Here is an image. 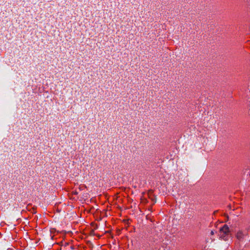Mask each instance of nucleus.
I'll return each instance as SVG.
<instances>
[{"instance_id":"obj_4","label":"nucleus","mask_w":250,"mask_h":250,"mask_svg":"<svg viewBox=\"0 0 250 250\" xmlns=\"http://www.w3.org/2000/svg\"><path fill=\"white\" fill-rule=\"evenodd\" d=\"M214 232L213 230H211L210 232V234L211 235H214Z\"/></svg>"},{"instance_id":"obj_6","label":"nucleus","mask_w":250,"mask_h":250,"mask_svg":"<svg viewBox=\"0 0 250 250\" xmlns=\"http://www.w3.org/2000/svg\"><path fill=\"white\" fill-rule=\"evenodd\" d=\"M152 200H153V201H154V203H156V200H155V201H154L153 199H152Z\"/></svg>"},{"instance_id":"obj_7","label":"nucleus","mask_w":250,"mask_h":250,"mask_svg":"<svg viewBox=\"0 0 250 250\" xmlns=\"http://www.w3.org/2000/svg\"><path fill=\"white\" fill-rule=\"evenodd\" d=\"M249 92L250 93V91H249Z\"/></svg>"},{"instance_id":"obj_2","label":"nucleus","mask_w":250,"mask_h":250,"mask_svg":"<svg viewBox=\"0 0 250 250\" xmlns=\"http://www.w3.org/2000/svg\"><path fill=\"white\" fill-rule=\"evenodd\" d=\"M244 235V234L243 233V232L242 231L240 230L237 232V233L236 234V237L238 240H241L243 238Z\"/></svg>"},{"instance_id":"obj_3","label":"nucleus","mask_w":250,"mask_h":250,"mask_svg":"<svg viewBox=\"0 0 250 250\" xmlns=\"http://www.w3.org/2000/svg\"><path fill=\"white\" fill-rule=\"evenodd\" d=\"M245 229L247 231H249L250 229V226H249L246 227L245 228Z\"/></svg>"},{"instance_id":"obj_1","label":"nucleus","mask_w":250,"mask_h":250,"mask_svg":"<svg viewBox=\"0 0 250 250\" xmlns=\"http://www.w3.org/2000/svg\"><path fill=\"white\" fill-rule=\"evenodd\" d=\"M229 229L228 225H224L223 227L220 229L219 231V236L220 238L222 239H223L225 241L228 240V237L229 235Z\"/></svg>"},{"instance_id":"obj_5","label":"nucleus","mask_w":250,"mask_h":250,"mask_svg":"<svg viewBox=\"0 0 250 250\" xmlns=\"http://www.w3.org/2000/svg\"><path fill=\"white\" fill-rule=\"evenodd\" d=\"M249 113L250 114V109H249Z\"/></svg>"}]
</instances>
